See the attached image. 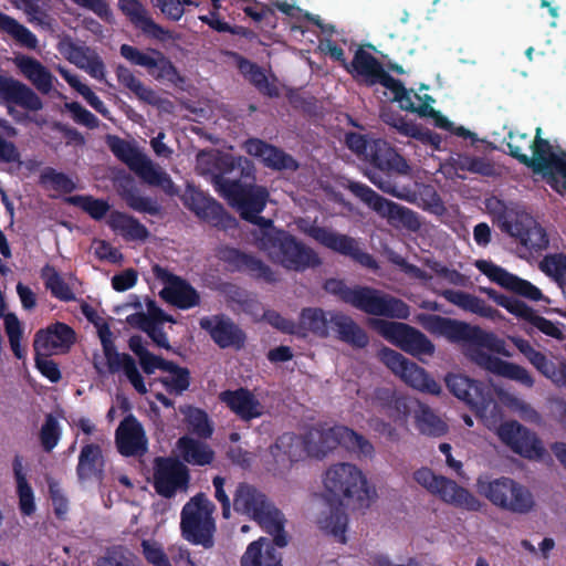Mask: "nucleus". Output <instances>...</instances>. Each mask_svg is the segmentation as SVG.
Masks as SVG:
<instances>
[{
	"mask_svg": "<svg viewBox=\"0 0 566 566\" xmlns=\"http://www.w3.org/2000/svg\"><path fill=\"white\" fill-rule=\"evenodd\" d=\"M347 147L359 156H364L371 167L366 176L382 192L401 200L412 202L415 191L403 182L411 174L407 160L385 139H368L359 133H347Z\"/></svg>",
	"mask_w": 566,
	"mask_h": 566,
	"instance_id": "f257e3e1",
	"label": "nucleus"
},
{
	"mask_svg": "<svg viewBox=\"0 0 566 566\" xmlns=\"http://www.w3.org/2000/svg\"><path fill=\"white\" fill-rule=\"evenodd\" d=\"M213 168L214 189L240 211L242 219H249L252 213H261L264 210L270 197L268 189L241 181V178L254 179V165L250 159L222 154L213 159Z\"/></svg>",
	"mask_w": 566,
	"mask_h": 566,
	"instance_id": "f03ea898",
	"label": "nucleus"
},
{
	"mask_svg": "<svg viewBox=\"0 0 566 566\" xmlns=\"http://www.w3.org/2000/svg\"><path fill=\"white\" fill-rule=\"evenodd\" d=\"M418 322L431 335L442 337L452 345L471 350V354H484V349L491 354H510L505 349V343L502 338L479 325L426 313L418 315Z\"/></svg>",
	"mask_w": 566,
	"mask_h": 566,
	"instance_id": "7ed1b4c3",
	"label": "nucleus"
},
{
	"mask_svg": "<svg viewBox=\"0 0 566 566\" xmlns=\"http://www.w3.org/2000/svg\"><path fill=\"white\" fill-rule=\"evenodd\" d=\"M324 290L342 302L374 316L408 319L410 306L401 298L370 286H348L343 280L327 279Z\"/></svg>",
	"mask_w": 566,
	"mask_h": 566,
	"instance_id": "20e7f679",
	"label": "nucleus"
},
{
	"mask_svg": "<svg viewBox=\"0 0 566 566\" xmlns=\"http://www.w3.org/2000/svg\"><path fill=\"white\" fill-rule=\"evenodd\" d=\"M233 509L258 522L266 533L273 536L275 546L282 548L287 545L283 513L255 486L247 482L239 483L233 494Z\"/></svg>",
	"mask_w": 566,
	"mask_h": 566,
	"instance_id": "39448f33",
	"label": "nucleus"
},
{
	"mask_svg": "<svg viewBox=\"0 0 566 566\" xmlns=\"http://www.w3.org/2000/svg\"><path fill=\"white\" fill-rule=\"evenodd\" d=\"M325 490L337 502L345 500L347 505L357 509L369 507L376 491L368 484L363 472L352 463H336L327 469L323 480Z\"/></svg>",
	"mask_w": 566,
	"mask_h": 566,
	"instance_id": "423d86ee",
	"label": "nucleus"
},
{
	"mask_svg": "<svg viewBox=\"0 0 566 566\" xmlns=\"http://www.w3.org/2000/svg\"><path fill=\"white\" fill-rule=\"evenodd\" d=\"M505 144L511 157L532 168L534 172L543 174L546 178L560 157V155L554 153L551 143L542 137L541 127L536 128L533 140L526 133L510 130Z\"/></svg>",
	"mask_w": 566,
	"mask_h": 566,
	"instance_id": "0eeeda50",
	"label": "nucleus"
},
{
	"mask_svg": "<svg viewBox=\"0 0 566 566\" xmlns=\"http://www.w3.org/2000/svg\"><path fill=\"white\" fill-rule=\"evenodd\" d=\"M303 440L305 453L316 459L324 458L339 446L358 455L374 454V446L364 436L345 426H334L326 430L312 429Z\"/></svg>",
	"mask_w": 566,
	"mask_h": 566,
	"instance_id": "6e6552de",
	"label": "nucleus"
},
{
	"mask_svg": "<svg viewBox=\"0 0 566 566\" xmlns=\"http://www.w3.org/2000/svg\"><path fill=\"white\" fill-rule=\"evenodd\" d=\"M475 486L480 495L504 511L526 514L535 505L532 492L507 476L492 479L489 475H480Z\"/></svg>",
	"mask_w": 566,
	"mask_h": 566,
	"instance_id": "1a4fd4ad",
	"label": "nucleus"
},
{
	"mask_svg": "<svg viewBox=\"0 0 566 566\" xmlns=\"http://www.w3.org/2000/svg\"><path fill=\"white\" fill-rule=\"evenodd\" d=\"M263 250L286 270L303 272L318 266L322 261L317 253L289 231L265 234Z\"/></svg>",
	"mask_w": 566,
	"mask_h": 566,
	"instance_id": "9d476101",
	"label": "nucleus"
},
{
	"mask_svg": "<svg viewBox=\"0 0 566 566\" xmlns=\"http://www.w3.org/2000/svg\"><path fill=\"white\" fill-rule=\"evenodd\" d=\"M214 504L199 493L191 497L181 510L180 530L182 537L205 548H212L214 545L216 522L212 517Z\"/></svg>",
	"mask_w": 566,
	"mask_h": 566,
	"instance_id": "9b49d317",
	"label": "nucleus"
},
{
	"mask_svg": "<svg viewBox=\"0 0 566 566\" xmlns=\"http://www.w3.org/2000/svg\"><path fill=\"white\" fill-rule=\"evenodd\" d=\"M413 479L431 494L458 509L479 512L483 506V503L468 489L451 479L434 474L429 468L418 469L413 473Z\"/></svg>",
	"mask_w": 566,
	"mask_h": 566,
	"instance_id": "f8f14e48",
	"label": "nucleus"
},
{
	"mask_svg": "<svg viewBox=\"0 0 566 566\" xmlns=\"http://www.w3.org/2000/svg\"><path fill=\"white\" fill-rule=\"evenodd\" d=\"M303 222L305 223L304 226L300 224L302 232L324 248L347 256L366 269H378L376 259L370 253L364 251L355 238L338 233L326 227L317 226L316 223Z\"/></svg>",
	"mask_w": 566,
	"mask_h": 566,
	"instance_id": "ddd939ff",
	"label": "nucleus"
},
{
	"mask_svg": "<svg viewBox=\"0 0 566 566\" xmlns=\"http://www.w3.org/2000/svg\"><path fill=\"white\" fill-rule=\"evenodd\" d=\"M373 328L406 354H434V344L418 328L402 322L374 318Z\"/></svg>",
	"mask_w": 566,
	"mask_h": 566,
	"instance_id": "4468645a",
	"label": "nucleus"
},
{
	"mask_svg": "<svg viewBox=\"0 0 566 566\" xmlns=\"http://www.w3.org/2000/svg\"><path fill=\"white\" fill-rule=\"evenodd\" d=\"M348 190L380 217L399 221L412 231L420 228V220L416 211L384 198L369 186L352 181L348 185Z\"/></svg>",
	"mask_w": 566,
	"mask_h": 566,
	"instance_id": "2eb2a0df",
	"label": "nucleus"
},
{
	"mask_svg": "<svg viewBox=\"0 0 566 566\" xmlns=\"http://www.w3.org/2000/svg\"><path fill=\"white\" fill-rule=\"evenodd\" d=\"M190 471L174 457H156L153 465V486L158 495L172 499L178 492L188 490Z\"/></svg>",
	"mask_w": 566,
	"mask_h": 566,
	"instance_id": "dca6fc26",
	"label": "nucleus"
},
{
	"mask_svg": "<svg viewBox=\"0 0 566 566\" xmlns=\"http://www.w3.org/2000/svg\"><path fill=\"white\" fill-rule=\"evenodd\" d=\"M449 391L463 401L476 416H483L494 402L492 388L463 374L449 373L444 377Z\"/></svg>",
	"mask_w": 566,
	"mask_h": 566,
	"instance_id": "f3484780",
	"label": "nucleus"
},
{
	"mask_svg": "<svg viewBox=\"0 0 566 566\" xmlns=\"http://www.w3.org/2000/svg\"><path fill=\"white\" fill-rule=\"evenodd\" d=\"M119 53L132 65L145 67L148 74L157 81H167L172 84L181 81L175 64L157 49L149 48L144 52L136 46L122 44Z\"/></svg>",
	"mask_w": 566,
	"mask_h": 566,
	"instance_id": "a211bd4d",
	"label": "nucleus"
},
{
	"mask_svg": "<svg viewBox=\"0 0 566 566\" xmlns=\"http://www.w3.org/2000/svg\"><path fill=\"white\" fill-rule=\"evenodd\" d=\"M483 292L494 301L499 306L505 308L516 318L528 323L543 334L556 339H563L564 335L560 328L552 321L538 315L536 311L528 306L525 302L504 294L499 293L494 289H483Z\"/></svg>",
	"mask_w": 566,
	"mask_h": 566,
	"instance_id": "6ab92c4d",
	"label": "nucleus"
},
{
	"mask_svg": "<svg viewBox=\"0 0 566 566\" xmlns=\"http://www.w3.org/2000/svg\"><path fill=\"white\" fill-rule=\"evenodd\" d=\"M153 273L165 284L160 296L180 310H189L200 304L198 291L185 279L171 273L168 269L155 264Z\"/></svg>",
	"mask_w": 566,
	"mask_h": 566,
	"instance_id": "aec40b11",
	"label": "nucleus"
},
{
	"mask_svg": "<svg viewBox=\"0 0 566 566\" xmlns=\"http://www.w3.org/2000/svg\"><path fill=\"white\" fill-rule=\"evenodd\" d=\"M475 268L486 275L492 282L499 284L520 296L530 301L538 302L544 301L549 303V298L545 296L542 291L527 280H524L515 274L507 272L502 266L494 264L491 261L478 260Z\"/></svg>",
	"mask_w": 566,
	"mask_h": 566,
	"instance_id": "412c9836",
	"label": "nucleus"
},
{
	"mask_svg": "<svg viewBox=\"0 0 566 566\" xmlns=\"http://www.w3.org/2000/svg\"><path fill=\"white\" fill-rule=\"evenodd\" d=\"M0 105L7 108L12 117L15 116V106L28 112H39L43 108L40 96L27 84L12 76L0 74Z\"/></svg>",
	"mask_w": 566,
	"mask_h": 566,
	"instance_id": "4be33fe9",
	"label": "nucleus"
},
{
	"mask_svg": "<svg viewBox=\"0 0 566 566\" xmlns=\"http://www.w3.org/2000/svg\"><path fill=\"white\" fill-rule=\"evenodd\" d=\"M499 437L515 453L526 459H541L545 453L536 433L515 420L502 423L499 428Z\"/></svg>",
	"mask_w": 566,
	"mask_h": 566,
	"instance_id": "5701e85b",
	"label": "nucleus"
},
{
	"mask_svg": "<svg viewBox=\"0 0 566 566\" xmlns=\"http://www.w3.org/2000/svg\"><path fill=\"white\" fill-rule=\"evenodd\" d=\"M381 361L410 387L431 395H440L441 386L427 371L406 356H379Z\"/></svg>",
	"mask_w": 566,
	"mask_h": 566,
	"instance_id": "b1692460",
	"label": "nucleus"
},
{
	"mask_svg": "<svg viewBox=\"0 0 566 566\" xmlns=\"http://www.w3.org/2000/svg\"><path fill=\"white\" fill-rule=\"evenodd\" d=\"M199 325L220 348L240 350L244 347L245 333L224 314L205 316L199 321Z\"/></svg>",
	"mask_w": 566,
	"mask_h": 566,
	"instance_id": "393cba45",
	"label": "nucleus"
},
{
	"mask_svg": "<svg viewBox=\"0 0 566 566\" xmlns=\"http://www.w3.org/2000/svg\"><path fill=\"white\" fill-rule=\"evenodd\" d=\"M219 259L227 263L232 271L247 273L255 280L270 284L277 282L275 272L268 264L261 259L237 248L226 247L221 249Z\"/></svg>",
	"mask_w": 566,
	"mask_h": 566,
	"instance_id": "a878e982",
	"label": "nucleus"
},
{
	"mask_svg": "<svg viewBox=\"0 0 566 566\" xmlns=\"http://www.w3.org/2000/svg\"><path fill=\"white\" fill-rule=\"evenodd\" d=\"M269 451L273 459L269 470L275 475L283 474L292 468L294 462L303 458L304 440L293 432H285L276 438Z\"/></svg>",
	"mask_w": 566,
	"mask_h": 566,
	"instance_id": "bb28decb",
	"label": "nucleus"
},
{
	"mask_svg": "<svg viewBox=\"0 0 566 566\" xmlns=\"http://www.w3.org/2000/svg\"><path fill=\"white\" fill-rule=\"evenodd\" d=\"M118 9L146 36L161 42L178 39L175 32L156 23L139 0H118Z\"/></svg>",
	"mask_w": 566,
	"mask_h": 566,
	"instance_id": "cd10ccee",
	"label": "nucleus"
},
{
	"mask_svg": "<svg viewBox=\"0 0 566 566\" xmlns=\"http://www.w3.org/2000/svg\"><path fill=\"white\" fill-rule=\"evenodd\" d=\"M115 443L124 457L143 455L147 451L148 440L142 423L135 416H126L115 431Z\"/></svg>",
	"mask_w": 566,
	"mask_h": 566,
	"instance_id": "c85d7f7f",
	"label": "nucleus"
},
{
	"mask_svg": "<svg viewBox=\"0 0 566 566\" xmlns=\"http://www.w3.org/2000/svg\"><path fill=\"white\" fill-rule=\"evenodd\" d=\"M504 229L531 252H541L548 247L549 240L545 229L531 217L522 216L514 221H506Z\"/></svg>",
	"mask_w": 566,
	"mask_h": 566,
	"instance_id": "c756f323",
	"label": "nucleus"
},
{
	"mask_svg": "<svg viewBox=\"0 0 566 566\" xmlns=\"http://www.w3.org/2000/svg\"><path fill=\"white\" fill-rule=\"evenodd\" d=\"M75 342V331L65 323L55 322L35 333L33 339L34 354H41V350L53 349H57L61 354H65L71 349Z\"/></svg>",
	"mask_w": 566,
	"mask_h": 566,
	"instance_id": "7c9ffc66",
	"label": "nucleus"
},
{
	"mask_svg": "<svg viewBox=\"0 0 566 566\" xmlns=\"http://www.w3.org/2000/svg\"><path fill=\"white\" fill-rule=\"evenodd\" d=\"M184 203L200 220L214 227L224 226V221L230 218L223 206L214 198L192 187L187 188Z\"/></svg>",
	"mask_w": 566,
	"mask_h": 566,
	"instance_id": "2f4dec72",
	"label": "nucleus"
},
{
	"mask_svg": "<svg viewBox=\"0 0 566 566\" xmlns=\"http://www.w3.org/2000/svg\"><path fill=\"white\" fill-rule=\"evenodd\" d=\"M245 151L260 158L263 165L273 170H296L298 163L281 148L259 138H249L244 143Z\"/></svg>",
	"mask_w": 566,
	"mask_h": 566,
	"instance_id": "473e14b6",
	"label": "nucleus"
},
{
	"mask_svg": "<svg viewBox=\"0 0 566 566\" xmlns=\"http://www.w3.org/2000/svg\"><path fill=\"white\" fill-rule=\"evenodd\" d=\"M220 400L241 420L250 421L264 413V406L248 388L240 387L234 390H224Z\"/></svg>",
	"mask_w": 566,
	"mask_h": 566,
	"instance_id": "72a5a7b5",
	"label": "nucleus"
},
{
	"mask_svg": "<svg viewBox=\"0 0 566 566\" xmlns=\"http://www.w3.org/2000/svg\"><path fill=\"white\" fill-rule=\"evenodd\" d=\"M331 328L335 337L353 349H364L369 344L367 332L347 314L342 312L329 313Z\"/></svg>",
	"mask_w": 566,
	"mask_h": 566,
	"instance_id": "f704fd0d",
	"label": "nucleus"
},
{
	"mask_svg": "<svg viewBox=\"0 0 566 566\" xmlns=\"http://www.w3.org/2000/svg\"><path fill=\"white\" fill-rule=\"evenodd\" d=\"M103 357L106 358L105 365L108 374L114 375L122 371L138 394L145 395L147 392L144 378L133 356H94V366L101 375L104 371L99 367L102 364L99 358Z\"/></svg>",
	"mask_w": 566,
	"mask_h": 566,
	"instance_id": "c9c22d12",
	"label": "nucleus"
},
{
	"mask_svg": "<svg viewBox=\"0 0 566 566\" xmlns=\"http://www.w3.org/2000/svg\"><path fill=\"white\" fill-rule=\"evenodd\" d=\"M105 471L103 451L97 443H86L82 447L76 465V475L80 481L92 479L102 480Z\"/></svg>",
	"mask_w": 566,
	"mask_h": 566,
	"instance_id": "e433bc0d",
	"label": "nucleus"
},
{
	"mask_svg": "<svg viewBox=\"0 0 566 566\" xmlns=\"http://www.w3.org/2000/svg\"><path fill=\"white\" fill-rule=\"evenodd\" d=\"M472 361L484 367L494 375L516 380L526 387H532L534 380L528 371L515 364L502 360L500 356H469Z\"/></svg>",
	"mask_w": 566,
	"mask_h": 566,
	"instance_id": "4c0bfd02",
	"label": "nucleus"
},
{
	"mask_svg": "<svg viewBox=\"0 0 566 566\" xmlns=\"http://www.w3.org/2000/svg\"><path fill=\"white\" fill-rule=\"evenodd\" d=\"M14 64L40 93L49 94L52 91L54 76L40 61L29 55H19Z\"/></svg>",
	"mask_w": 566,
	"mask_h": 566,
	"instance_id": "58836bf2",
	"label": "nucleus"
},
{
	"mask_svg": "<svg viewBox=\"0 0 566 566\" xmlns=\"http://www.w3.org/2000/svg\"><path fill=\"white\" fill-rule=\"evenodd\" d=\"M107 224L127 241H145L149 237L148 229L137 218L118 210L108 214Z\"/></svg>",
	"mask_w": 566,
	"mask_h": 566,
	"instance_id": "ea45409f",
	"label": "nucleus"
},
{
	"mask_svg": "<svg viewBox=\"0 0 566 566\" xmlns=\"http://www.w3.org/2000/svg\"><path fill=\"white\" fill-rule=\"evenodd\" d=\"M177 448L182 460L190 465L206 467L214 460V451L209 444L189 436L180 437Z\"/></svg>",
	"mask_w": 566,
	"mask_h": 566,
	"instance_id": "a19ab883",
	"label": "nucleus"
},
{
	"mask_svg": "<svg viewBox=\"0 0 566 566\" xmlns=\"http://www.w3.org/2000/svg\"><path fill=\"white\" fill-rule=\"evenodd\" d=\"M144 182L160 187L167 195H175L176 188L170 176L144 155L132 169Z\"/></svg>",
	"mask_w": 566,
	"mask_h": 566,
	"instance_id": "79ce46f5",
	"label": "nucleus"
},
{
	"mask_svg": "<svg viewBox=\"0 0 566 566\" xmlns=\"http://www.w3.org/2000/svg\"><path fill=\"white\" fill-rule=\"evenodd\" d=\"M115 74L118 83L132 91L138 99L151 106H159L161 104L163 98L151 87L144 85L127 66L117 65Z\"/></svg>",
	"mask_w": 566,
	"mask_h": 566,
	"instance_id": "37998d69",
	"label": "nucleus"
},
{
	"mask_svg": "<svg viewBox=\"0 0 566 566\" xmlns=\"http://www.w3.org/2000/svg\"><path fill=\"white\" fill-rule=\"evenodd\" d=\"M115 74L118 83L132 91L138 99L151 106H159L161 104L163 98L151 87L144 85L127 66L117 65Z\"/></svg>",
	"mask_w": 566,
	"mask_h": 566,
	"instance_id": "c03bdc74",
	"label": "nucleus"
},
{
	"mask_svg": "<svg viewBox=\"0 0 566 566\" xmlns=\"http://www.w3.org/2000/svg\"><path fill=\"white\" fill-rule=\"evenodd\" d=\"M263 542L265 539L261 538L248 546L241 558V566H282L281 554L270 543H266L263 552Z\"/></svg>",
	"mask_w": 566,
	"mask_h": 566,
	"instance_id": "a18cd8bd",
	"label": "nucleus"
},
{
	"mask_svg": "<svg viewBox=\"0 0 566 566\" xmlns=\"http://www.w3.org/2000/svg\"><path fill=\"white\" fill-rule=\"evenodd\" d=\"M12 469L17 482L20 511L23 515L30 516L35 512L34 494L23 472L22 458L19 454L13 459Z\"/></svg>",
	"mask_w": 566,
	"mask_h": 566,
	"instance_id": "49530a36",
	"label": "nucleus"
},
{
	"mask_svg": "<svg viewBox=\"0 0 566 566\" xmlns=\"http://www.w3.org/2000/svg\"><path fill=\"white\" fill-rule=\"evenodd\" d=\"M238 69L240 73L245 78H248L250 83L253 84L261 93L270 97H276L279 95L277 87L269 83L268 76L265 75L263 69L256 63L243 56H238Z\"/></svg>",
	"mask_w": 566,
	"mask_h": 566,
	"instance_id": "de8ad7c7",
	"label": "nucleus"
},
{
	"mask_svg": "<svg viewBox=\"0 0 566 566\" xmlns=\"http://www.w3.org/2000/svg\"><path fill=\"white\" fill-rule=\"evenodd\" d=\"M384 70L382 64L369 52L363 48L356 50L347 71L356 73L364 77L365 82L370 85L379 73Z\"/></svg>",
	"mask_w": 566,
	"mask_h": 566,
	"instance_id": "09e8293b",
	"label": "nucleus"
},
{
	"mask_svg": "<svg viewBox=\"0 0 566 566\" xmlns=\"http://www.w3.org/2000/svg\"><path fill=\"white\" fill-rule=\"evenodd\" d=\"M417 429L426 436L441 437L447 433L448 424L437 416L428 406L418 403L415 409Z\"/></svg>",
	"mask_w": 566,
	"mask_h": 566,
	"instance_id": "8fccbe9b",
	"label": "nucleus"
},
{
	"mask_svg": "<svg viewBox=\"0 0 566 566\" xmlns=\"http://www.w3.org/2000/svg\"><path fill=\"white\" fill-rule=\"evenodd\" d=\"M298 334L301 329H306L319 337H327L331 327L329 317L318 307L303 308L300 314V322L297 324Z\"/></svg>",
	"mask_w": 566,
	"mask_h": 566,
	"instance_id": "3c124183",
	"label": "nucleus"
},
{
	"mask_svg": "<svg viewBox=\"0 0 566 566\" xmlns=\"http://www.w3.org/2000/svg\"><path fill=\"white\" fill-rule=\"evenodd\" d=\"M347 523L348 516L342 501L337 502L335 505H331L328 515L319 521L321 528L338 538L343 544L346 543L345 532Z\"/></svg>",
	"mask_w": 566,
	"mask_h": 566,
	"instance_id": "603ef678",
	"label": "nucleus"
},
{
	"mask_svg": "<svg viewBox=\"0 0 566 566\" xmlns=\"http://www.w3.org/2000/svg\"><path fill=\"white\" fill-rule=\"evenodd\" d=\"M0 31L11 35L22 46L34 50L38 46V39L27 27L14 18L0 11Z\"/></svg>",
	"mask_w": 566,
	"mask_h": 566,
	"instance_id": "864d4df0",
	"label": "nucleus"
},
{
	"mask_svg": "<svg viewBox=\"0 0 566 566\" xmlns=\"http://www.w3.org/2000/svg\"><path fill=\"white\" fill-rule=\"evenodd\" d=\"M122 199L134 211L157 216L160 213V206L157 200L140 196L139 190L133 186H123L119 190Z\"/></svg>",
	"mask_w": 566,
	"mask_h": 566,
	"instance_id": "5fc2aeb1",
	"label": "nucleus"
},
{
	"mask_svg": "<svg viewBox=\"0 0 566 566\" xmlns=\"http://www.w3.org/2000/svg\"><path fill=\"white\" fill-rule=\"evenodd\" d=\"M81 311L87 321L96 327L98 338L103 346V354H119L114 345V335L108 323L87 303L81 305Z\"/></svg>",
	"mask_w": 566,
	"mask_h": 566,
	"instance_id": "6e6d98bb",
	"label": "nucleus"
},
{
	"mask_svg": "<svg viewBox=\"0 0 566 566\" xmlns=\"http://www.w3.org/2000/svg\"><path fill=\"white\" fill-rule=\"evenodd\" d=\"M531 363L556 384L566 385V361L559 356H527Z\"/></svg>",
	"mask_w": 566,
	"mask_h": 566,
	"instance_id": "4d7b16f0",
	"label": "nucleus"
},
{
	"mask_svg": "<svg viewBox=\"0 0 566 566\" xmlns=\"http://www.w3.org/2000/svg\"><path fill=\"white\" fill-rule=\"evenodd\" d=\"M106 144L113 155L126 164L128 168L132 170L133 167L139 161V159L144 156L135 146H133L129 142L120 138L116 135H107Z\"/></svg>",
	"mask_w": 566,
	"mask_h": 566,
	"instance_id": "13d9d810",
	"label": "nucleus"
},
{
	"mask_svg": "<svg viewBox=\"0 0 566 566\" xmlns=\"http://www.w3.org/2000/svg\"><path fill=\"white\" fill-rule=\"evenodd\" d=\"M65 201L74 207L81 208L94 220H102L109 210V205L104 199H96L93 196L75 195L65 198Z\"/></svg>",
	"mask_w": 566,
	"mask_h": 566,
	"instance_id": "bf43d9fd",
	"label": "nucleus"
},
{
	"mask_svg": "<svg viewBox=\"0 0 566 566\" xmlns=\"http://www.w3.org/2000/svg\"><path fill=\"white\" fill-rule=\"evenodd\" d=\"M185 413L188 429L191 433L201 439H208L213 433V427L209 421L207 412L200 408L189 406Z\"/></svg>",
	"mask_w": 566,
	"mask_h": 566,
	"instance_id": "052dcab7",
	"label": "nucleus"
},
{
	"mask_svg": "<svg viewBox=\"0 0 566 566\" xmlns=\"http://www.w3.org/2000/svg\"><path fill=\"white\" fill-rule=\"evenodd\" d=\"M40 185L51 187L55 191L71 193L75 190V182L64 172L57 171L52 167L42 170L39 178Z\"/></svg>",
	"mask_w": 566,
	"mask_h": 566,
	"instance_id": "680f3d73",
	"label": "nucleus"
},
{
	"mask_svg": "<svg viewBox=\"0 0 566 566\" xmlns=\"http://www.w3.org/2000/svg\"><path fill=\"white\" fill-rule=\"evenodd\" d=\"M457 169L483 177L495 175V166L490 159L472 155L460 156L457 160Z\"/></svg>",
	"mask_w": 566,
	"mask_h": 566,
	"instance_id": "e2e57ef3",
	"label": "nucleus"
},
{
	"mask_svg": "<svg viewBox=\"0 0 566 566\" xmlns=\"http://www.w3.org/2000/svg\"><path fill=\"white\" fill-rule=\"evenodd\" d=\"M61 75L67 82V84L74 88L77 93H80L85 101L92 106L96 112L102 115L107 113L105 104L103 101L92 91V88L82 83L78 76L71 74L69 71L61 70Z\"/></svg>",
	"mask_w": 566,
	"mask_h": 566,
	"instance_id": "0e129e2a",
	"label": "nucleus"
},
{
	"mask_svg": "<svg viewBox=\"0 0 566 566\" xmlns=\"http://www.w3.org/2000/svg\"><path fill=\"white\" fill-rule=\"evenodd\" d=\"M541 269L560 285L566 286V255L552 254L544 258Z\"/></svg>",
	"mask_w": 566,
	"mask_h": 566,
	"instance_id": "69168bd1",
	"label": "nucleus"
},
{
	"mask_svg": "<svg viewBox=\"0 0 566 566\" xmlns=\"http://www.w3.org/2000/svg\"><path fill=\"white\" fill-rule=\"evenodd\" d=\"M61 438V428L59 421L51 413L45 417V421L40 430V441L45 452H51L59 443Z\"/></svg>",
	"mask_w": 566,
	"mask_h": 566,
	"instance_id": "338daca9",
	"label": "nucleus"
},
{
	"mask_svg": "<svg viewBox=\"0 0 566 566\" xmlns=\"http://www.w3.org/2000/svg\"><path fill=\"white\" fill-rule=\"evenodd\" d=\"M96 565L97 566H142L139 563H136L122 546H115L112 548H107L105 554L97 559Z\"/></svg>",
	"mask_w": 566,
	"mask_h": 566,
	"instance_id": "774afa93",
	"label": "nucleus"
}]
</instances>
